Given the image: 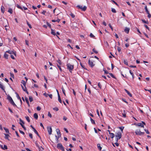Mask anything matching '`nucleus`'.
I'll list each match as a JSON object with an SVG mask.
<instances>
[{
	"mask_svg": "<svg viewBox=\"0 0 151 151\" xmlns=\"http://www.w3.org/2000/svg\"><path fill=\"white\" fill-rule=\"evenodd\" d=\"M7 99L9 101L10 103L14 106H15L17 108H18V107L16 105V104L14 102L11 97L9 95H8Z\"/></svg>",
	"mask_w": 151,
	"mask_h": 151,
	"instance_id": "obj_1",
	"label": "nucleus"
},
{
	"mask_svg": "<svg viewBox=\"0 0 151 151\" xmlns=\"http://www.w3.org/2000/svg\"><path fill=\"white\" fill-rule=\"evenodd\" d=\"M116 137V142H118V140L120 139L122 137V134L120 132H118L116 133L115 136Z\"/></svg>",
	"mask_w": 151,
	"mask_h": 151,
	"instance_id": "obj_2",
	"label": "nucleus"
},
{
	"mask_svg": "<svg viewBox=\"0 0 151 151\" xmlns=\"http://www.w3.org/2000/svg\"><path fill=\"white\" fill-rule=\"evenodd\" d=\"M67 68L69 70L70 72L72 73V71L74 68V65H71L69 63L67 64Z\"/></svg>",
	"mask_w": 151,
	"mask_h": 151,
	"instance_id": "obj_3",
	"label": "nucleus"
},
{
	"mask_svg": "<svg viewBox=\"0 0 151 151\" xmlns=\"http://www.w3.org/2000/svg\"><path fill=\"white\" fill-rule=\"evenodd\" d=\"M76 7L78 9H81L82 11H85L87 9V7L86 6H84L83 7L82 6L78 5L76 6Z\"/></svg>",
	"mask_w": 151,
	"mask_h": 151,
	"instance_id": "obj_4",
	"label": "nucleus"
},
{
	"mask_svg": "<svg viewBox=\"0 0 151 151\" xmlns=\"http://www.w3.org/2000/svg\"><path fill=\"white\" fill-rule=\"evenodd\" d=\"M57 147L58 149H60L62 151H64L65 149L61 143H58L57 144Z\"/></svg>",
	"mask_w": 151,
	"mask_h": 151,
	"instance_id": "obj_5",
	"label": "nucleus"
},
{
	"mask_svg": "<svg viewBox=\"0 0 151 151\" xmlns=\"http://www.w3.org/2000/svg\"><path fill=\"white\" fill-rule=\"evenodd\" d=\"M47 131L49 133V134H52V129L50 127H47Z\"/></svg>",
	"mask_w": 151,
	"mask_h": 151,
	"instance_id": "obj_6",
	"label": "nucleus"
},
{
	"mask_svg": "<svg viewBox=\"0 0 151 151\" xmlns=\"http://www.w3.org/2000/svg\"><path fill=\"white\" fill-rule=\"evenodd\" d=\"M88 64L91 68H93L95 65V64L92 62L90 60H88Z\"/></svg>",
	"mask_w": 151,
	"mask_h": 151,
	"instance_id": "obj_7",
	"label": "nucleus"
},
{
	"mask_svg": "<svg viewBox=\"0 0 151 151\" xmlns=\"http://www.w3.org/2000/svg\"><path fill=\"white\" fill-rule=\"evenodd\" d=\"M6 52H7L9 53V54H14L15 56H16V52H14L13 51L10 50H9L8 51H7Z\"/></svg>",
	"mask_w": 151,
	"mask_h": 151,
	"instance_id": "obj_8",
	"label": "nucleus"
},
{
	"mask_svg": "<svg viewBox=\"0 0 151 151\" xmlns=\"http://www.w3.org/2000/svg\"><path fill=\"white\" fill-rule=\"evenodd\" d=\"M0 88L1 89L4 91V92L6 93V92L5 90V89L4 87V86L0 82Z\"/></svg>",
	"mask_w": 151,
	"mask_h": 151,
	"instance_id": "obj_9",
	"label": "nucleus"
},
{
	"mask_svg": "<svg viewBox=\"0 0 151 151\" xmlns=\"http://www.w3.org/2000/svg\"><path fill=\"white\" fill-rule=\"evenodd\" d=\"M130 30V29L128 27H125L124 29V32L127 34H128Z\"/></svg>",
	"mask_w": 151,
	"mask_h": 151,
	"instance_id": "obj_10",
	"label": "nucleus"
},
{
	"mask_svg": "<svg viewBox=\"0 0 151 151\" xmlns=\"http://www.w3.org/2000/svg\"><path fill=\"white\" fill-rule=\"evenodd\" d=\"M124 90L125 91V92L127 93V94L129 96L132 97V94L130 93V92L129 91H128L127 90L125 89H124Z\"/></svg>",
	"mask_w": 151,
	"mask_h": 151,
	"instance_id": "obj_11",
	"label": "nucleus"
},
{
	"mask_svg": "<svg viewBox=\"0 0 151 151\" xmlns=\"http://www.w3.org/2000/svg\"><path fill=\"white\" fill-rule=\"evenodd\" d=\"M4 135L5 136V139H7L8 140H9V137H10L9 135L7 134H4Z\"/></svg>",
	"mask_w": 151,
	"mask_h": 151,
	"instance_id": "obj_12",
	"label": "nucleus"
},
{
	"mask_svg": "<svg viewBox=\"0 0 151 151\" xmlns=\"http://www.w3.org/2000/svg\"><path fill=\"white\" fill-rule=\"evenodd\" d=\"M141 132L140 130H139V131L137 130L135 131V133L136 135H141Z\"/></svg>",
	"mask_w": 151,
	"mask_h": 151,
	"instance_id": "obj_13",
	"label": "nucleus"
},
{
	"mask_svg": "<svg viewBox=\"0 0 151 151\" xmlns=\"http://www.w3.org/2000/svg\"><path fill=\"white\" fill-rule=\"evenodd\" d=\"M58 100L61 103H62V101L60 97V96L59 92H58Z\"/></svg>",
	"mask_w": 151,
	"mask_h": 151,
	"instance_id": "obj_14",
	"label": "nucleus"
},
{
	"mask_svg": "<svg viewBox=\"0 0 151 151\" xmlns=\"http://www.w3.org/2000/svg\"><path fill=\"white\" fill-rule=\"evenodd\" d=\"M61 137V134H60L59 135H58V136H57L56 135L55 136V137L56 138V139L57 142L58 143L59 142L58 139L59 138H60Z\"/></svg>",
	"mask_w": 151,
	"mask_h": 151,
	"instance_id": "obj_15",
	"label": "nucleus"
},
{
	"mask_svg": "<svg viewBox=\"0 0 151 151\" xmlns=\"http://www.w3.org/2000/svg\"><path fill=\"white\" fill-rule=\"evenodd\" d=\"M137 126L141 127H144V125L141 123H138L137 124Z\"/></svg>",
	"mask_w": 151,
	"mask_h": 151,
	"instance_id": "obj_16",
	"label": "nucleus"
},
{
	"mask_svg": "<svg viewBox=\"0 0 151 151\" xmlns=\"http://www.w3.org/2000/svg\"><path fill=\"white\" fill-rule=\"evenodd\" d=\"M1 12L3 13H4V12L5 8L3 6H2L1 7Z\"/></svg>",
	"mask_w": 151,
	"mask_h": 151,
	"instance_id": "obj_17",
	"label": "nucleus"
},
{
	"mask_svg": "<svg viewBox=\"0 0 151 151\" xmlns=\"http://www.w3.org/2000/svg\"><path fill=\"white\" fill-rule=\"evenodd\" d=\"M34 117L36 119H37L38 118V116L36 113H35L34 114Z\"/></svg>",
	"mask_w": 151,
	"mask_h": 151,
	"instance_id": "obj_18",
	"label": "nucleus"
},
{
	"mask_svg": "<svg viewBox=\"0 0 151 151\" xmlns=\"http://www.w3.org/2000/svg\"><path fill=\"white\" fill-rule=\"evenodd\" d=\"M25 100L26 103L28 105V106H29L30 105H29V102L28 99L27 97H25Z\"/></svg>",
	"mask_w": 151,
	"mask_h": 151,
	"instance_id": "obj_19",
	"label": "nucleus"
},
{
	"mask_svg": "<svg viewBox=\"0 0 151 151\" xmlns=\"http://www.w3.org/2000/svg\"><path fill=\"white\" fill-rule=\"evenodd\" d=\"M97 146L99 150L101 151L102 149V147L100 146V145L99 144H98L97 145Z\"/></svg>",
	"mask_w": 151,
	"mask_h": 151,
	"instance_id": "obj_20",
	"label": "nucleus"
},
{
	"mask_svg": "<svg viewBox=\"0 0 151 151\" xmlns=\"http://www.w3.org/2000/svg\"><path fill=\"white\" fill-rule=\"evenodd\" d=\"M51 33L54 35H56V33H55V31L52 29H51Z\"/></svg>",
	"mask_w": 151,
	"mask_h": 151,
	"instance_id": "obj_21",
	"label": "nucleus"
},
{
	"mask_svg": "<svg viewBox=\"0 0 151 151\" xmlns=\"http://www.w3.org/2000/svg\"><path fill=\"white\" fill-rule=\"evenodd\" d=\"M141 20L143 22V23L147 24H148V22L147 21H146L144 19H142Z\"/></svg>",
	"mask_w": 151,
	"mask_h": 151,
	"instance_id": "obj_22",
	"label": "nucleus"
},
{
	"mask_svg": "<svg viewBox=\"0 0 151 151\" xmlns=\"http://www.w3.org/2000/svg\"><path fill=\"white\" fill-rule=\"evenodd\" d=\"M21 83L23 84V85L24 86V87H25L26 83L24 81L22 80Z\"/></svg>",
	"mask_w": 151,
	"mask_h": 151,
	"instance_id": "obj_23",
	"label": "nucleus"
},
{
	"mask_svg": "<svg viewBox=\"0 0 151 151\" xmlns=\"http://www.w3.org/2000/svg\"><path fill=\"white\" fill-rule=\"evenodd\" d=\"M90 120L92 124H95V122L94 120L92 119L91 117L90 118Z\"/></svg>",
	"mask_w": 151,
	"mask_h": 151,
	"instance_id": "obj_24",
	"label": "nucleus"
},
{
	"mask_svg": "<svg viewBox=\"0 0 151 151\" xmlns=\"http://www.w3.org/2000/svg\"><path fill=\"white\" fill-rule=\"evenodd\" d=\"M8 55L6 53H5L4 56V58H6V59H8Z\"/></svg>",
	"mask_w": 151,
	"mask_h": 151,
	"instance_id": "obj_25",
	"label": "nucleus"
},
{
	"mask_svg": "<svg viewBox=\"0 0 151 151\" xmlns=\"http://www.w3.org/2000/svg\"><path fill=\"white\" fill-rule=\"evenodd\" d=\"M62 91L63 93L64 94L65 96L66 94H65V89H64L63 86L62 88Z\"/></svg>",
	"mask_w": 151,
	"mask_h": 151,
	"instance_id": "obj_26",
	"label": "nucleus"
},
{
	"mask_svg": "<svg viewBox=\"0 0 151 151\" xmlns=\"http://www.w3.org/2000/svg\"><path fill=\"white\" fill-rule=\"evenodd\" d=\"M8 12L10 13L11 14H12L13 12L12 9L11 8H9L8 11Z\"/></svg>",
	"mask_w": 151,
	"mask_h": 151,
	"instance_id": "obj_27",
	"label": "nucleus"
},
{
	"mask_svg": "<svg viewBox=\"0 0 151 151\" xmlns=\"http://www.w3.org/2000/svg\"><path fill=\"white\" fill-rule=\"evenodd\" d=\"M35 144L37 147H38V148L39 149V151H40V147L39 145L38 144V143L37 142H35Z\"/></svg>",
	"mask_w": 151,
	"mask_h": 151,
	"instance_id": "obj_28",
	"label": "nucleus"
},
{
	"mask_svg": "<svg viewBox=\"0 0 151 151\" xmlns=\"http://www.w3.org/2000/svg\"><path fill=\"white\" fill-rule=\"evenodd\" d=\"M110 137L111 138H113L114 136V133H111L110 134Z\"/></svg>",
	"mask_w": 151,
	"mask_h": 151,
	"instance_id": "obj_29",
	"label": "nucleus"
},
{
	"mask_svg": "<svg viewBox=\"0 0 151 151\" xmlns=\"http://www.w3.org/2000/svg\"><path fill=\"white\" fill-rule=\"evenodd\" d=\"M34 132L41 139V137L40 136L39 134L37 131V130H36V131H35V132Z\"/></svg>",
	"mask_w": 151,
	"mask_h": 151,
	"instance_id": "obj_30",
	"label": "nucleus"
},
{
	"mask_svg": "<svg viewBox=\"0 0 151 151\" xmlns=\"http://www.w3.org/2000/svg\"><path fill=\"white\" fill-rule=\"evenodd\" d=\"M4 129L5 130L6 133H9V131L8 129L6 128L5 127H4Z\"/></svg>",
	"mask_w": 151,
	"mask_h": 151,
	"instance_id": "obj_31",
	"label": "nucleus"
},
{
	"mask_svg": "<svg viewBox=\"0 0 151 151\" xmlns=\"http://www.w3.org/2000/svg\"><path fill=\"white\" fill-rule=\"evenodd\" d=\"M124 64L127 65H128V63L127 60H124Z\"/></svg>",
	"mask_w": 151,
	"mask_h": 151,
	"instance_id": "obj_32",
	"label": "nucleus"
},
{
	"mask_svg": "<svg viewBox=\"0 0 151 151\" xmlns=\"http://www.w3.org/2000/svg\"><path fill=\"white\" fill-rule=\"evenodd\" d=\"M27 24L29 28L30 29L32 28V27L31 25L29 23V22L27 21Z\"/></svg>",
	"mask_w": 151,
	"mask_h": 151,
	"instance_id": "obj_33",
	"label": "nucleus"
},
{
	"mask_svg": "<svg viewBox=\"0 0 151 151\" xmlns=\"http://www.w3.org/2000/svg\"><path fill=\"white\" fill-rule=\"evenodd\" d=\"M92 51H93L95 53H96V54H97L98 53V52L97 51V50H96L94 48H93V49H92Z\"/></svg>",
	"mask_w": 151,
	"mask_h": 151,
	"instance_id": "obj_34",
	"label": "nucleus"
},
{
	"mask_svg": "<svg viewBox=\"0 0 151 151\" xmlns=\"http://www.w3.org/2000/svg\"><path fill=\"white\" fill-rule=\"evenodd\" d=\"M109 74L110 75V76L113 78H114L116 79V77H115V76L113 75V74L112 73H109Z\"/></svg>",
	"mask_w": 151,
	"mask_h": 151,
	"instance_id": "obj_35",
	"label": "nucleus"
},
{
	"mask_svg": "<svg viewBox=\"0 0 151 151\" xmlns=\"http://www.w3.org/2000/svg\"><path fill=\"white\" fill-rule=\"evenodd\" d=\"M145 9L147 14H148V13H149V12L147 9V6H146L145 7Z\"/></svg>",
	"mask_w": 151,
	"mask_h": 151,
	"instance_id": "obj_36",
	"label": "nucleus"
},
{
	"mask_svg": "<svg viewBox=\"0 0 151 151\" xmlns=\"http://www.w3.org/2000/svg\"><path fill=\"white\" fill-rule=\"evenodd\" d=\"M80 62V64L81 65V67L83 68L84 69H86V68H85V66L84 65H83L81 63V62Z\"/></svg>",
	"mask_w": 151,
	"mask_h": 151,
	"instance_id": "obj_37",
	"label": "nucleus"
},
{
	"mask_svg": "<svg viewBox=\"0 0 151 151\" xmlns=\"http://www.w3.org/2000/svg\"><path fill=\"white\" fill-rule=\"evenodd\" d=\"M25 118L27 120V121L29 122H30V120L29 119V118L28 116H27L25 117Z\"/></svg>",
	"mask_w": 151,
	"mask_h": 151,
	"instance_id": "obj_38",
	"label": "nucleus"
},
{
	"mask_svg": "<svg viewBox=\"0 0 151 151\" xmlns=\"http://www.w3.org/2000/svg\"><path fill=\"white\" fill-rule=\"evenodd\" d=\"M17 7L19 9H20L22 10H23V9L19 5L17 4Z\"/></svg>",
	"mask_w": 151,
	"mask_h": 151,
	"instance_id": "obj_39",
	"label": "nucleus"
},
{
	"mask_svg": "<svg viewBox=\"0 0 151 151\" xmlns=\"http://www.w3.org/2000/svg\"><path fill=\"white\" fill-rule=\"evenodd\" d=\"M129 73H130V74L132 75V78H133V79L134 78V75L133 73L132 72L131 70L129 71Z\"/></svg>",
	"mask_w": 151,
	"mask_h": 151,
	"instance_id": "obj_40",
	"label": "nucleus"
},
{
	"mask_svg": "<svg viewBox=\"0 0 151 151\" xmlns=\"http://www.w3.org/2000/svg\"><path fill=\"white\" fill-rule=\"evenodd\" d=\"M29 99L30 102H32L33 101L32 97L31 96L29 97Z\"/></svg>",
	"mask_w": 151,
	"mask_h": 151,
	"instance_id": "obj_41",
	"label": "nucleus"
},
{
	"mask_svg": "<svg viewBox=\"0 0 151 151\" xmlns=\"http://www.w3.org/2000/svg\"><path fill=\"white\" fill-rule=\"evenodd\" d=\"M15 93L17 95V99L19 100H21V98H20V97H19L18 94L17 92H16Z\"/></svg>",
	"mask_w": 151,
	"mask_h": 151,
	"instance_id": "obj_42",
	"label": "nucleus"
},
{
	"mask_svg": "<svg viewBox=\"0 0 151 151\" xmlns=\"http://www.w3.org/2000/svg\"><path fill=\"white\" fill-rule=\"evenodd\" d=\"M57 62L59 63V64L60 65H61L62 64V62L59 59H58L57 61Z\"/></svg>",
	"mask_w": 151,
	"mask_h": 151,
	"instance_id": "obj_43",
	"label": "nucleus"
},
{
	"mask_svg": "<svg viewBox=\"0 0 151 151\" xmlns=\"http://www.w3.org/2000/svg\"><path fill=\"white\" fill-rule=\"evenodd\" d=\"M70 15L71 16L72 18H74L75 17V15L73 14L72 13H71Z\"/></svg>",
	"mask_w": 151,
	"mask_h": 151,
	"instance_id": "obj_44",
	"label": "nucleus"
},
{
	"mask_svg": "<svg viewBox=\"0 0 151 151\" xmlns=\"http://www.w3.org/2000/svg\"><path fill=\"white\" fill-rule=\"evenodd\" d=\"M57 65L58 67L59 68V70H60L61 71H62V69H61V68L60 66V65H59L58 64H57Z\"/></svg>",
	"mask_w": 151,
	"mask_h": 151,
	"instance_id": "obj_45",
	"label": "nucleus"
},
{
	"mask_svg": "<svg viewBox=\"0 0 151 151\" xmlns=\"http://www.w3.org/2000/svg\"><path fill=\"white\" fill-rule=\"evenodd\" d=\"M126 113H125V111H124V113H122L123 116L124 117H126Z\"/></svg>",
	"mask_w": 151,
	"mask_h": 151,
	"instance_id": "obj_46",
	"label": "nucleus"
},
{
	"mask_svg": "<svg viewBox=\"0 0 151 151\" xmlns=\"http://www.w3.org/2000/svg\"><path fill=\"white\" fill-rule=\"evenodd\" d=\"M90 36L91 37L93 38L95 37V36L92 33H90Z\"/></svg>",
	"mask_w": 151,
	"mask_h": 151,
	"instance_id": "obj_47",
	"label": "nucleus"
},
{
	"mask_svg": "<svg viewBox=\"0 0 151 151\" xmlns=\"http://www.w3.org/2000/svg\"><path fill=\"white\" fill-rule=\"evenodd\" d=\"M29 136L31 139H32V138H33L32 134L31 133H29Z\"/></svg>",
	"mask_w": 151,
	"mask_h": 151,
	"instance_id": "obj_48",
	"label": "nucleus"
},
{
	"mask_svg": "<svg viewBox=\"0 0 151 151\" xmlns=\"http://www.w3.org/2000/svg\"><path fill=\"white\" fill-rule=\"evenodd\" d=\"M111 11L113 13H116V11L115 9L114 8L111 9Z\"/></svg>",
	"mask_w": 151,
	"mask_h": 151,
	"instance_id": "obj_49",
	"label": "nucleus"
},
{
	"mask_svg": "<svg viewBox=\"0 0 151 151\" xmlns=\"http://www.w3.org/2000/svg\"><path fill=\"white\" fill-rule=\"evenodd\" d=\"M111 1L114 3V4H115L116 5L118 6V4L114 0H111Z\"/></svg>",
	"mask_w": 151,
	"mask_h": 151,
	"instance_id": "obj_50",
	"label": "nucleus"
},
{
	"mask_svg": "<svg viewBox=\"0 0 151 151\" xmlns=\"http://www.w3.org/2000/svg\"><path fill=\"white\" fill-rule=\"evenodd\" d=\"M124 127H119V128L121 129L122 132L123 131V129H124Z\"/></svg>",
	"mask_w": 151,
	"mask_h": 151,
	"instance_id": "obj_51",
	"label": "nucleus"
},
{
	"mask_svg": "<svg viewBox=\"0 0 151 151\" xmlns=\"http://www.w3.org/2000/svg\"><path fill=\"white\" fill-rule=\"evenodd\" d=\"M122 100L124 101V102H125V103H126V104H128V102L126 101V99H122Z\"/></svg>",
	"mask_w": 151,
	"mask_h": 151,
	"instance_id": "obj_52",
	"label": "nucleus"
},
{
	"mask_svg": "<svg viewBox=\"0 0 151 151\" xmlns=\"http://www.w3.org/2000/svg\"><path fill=\"white\" fill-rule=\"evenodd\" d=\"M21 86L22 88L24 91V90H25V89H27L26 86H25V88H24V87L22 85H21Z\"/></svg>",
	"mask_w": 151,
	"mask_h": 151,
	"instance_id": "obj_53",
	"label": "nucleus"
},
{
	"mask_svg": "<svg viewBox=\"0 0 151 151\" xmlns=\"http://www.w3.org/2000/svg\"><path fill=\"white\" fill-rule=\"evenodd\" d=\"M10 75L11 77H12L13 78H14V75L12 73H10Z\"/></svg>",
	"mask_w": 151,
	"mask_h": 151,
	"instance_id": "obj_54",
	"label": "nucleus"
},
{
	"mask_svg": "<svg viewBox=\"0 0 151 151\" xmlns=\"http://www.w3.org/2000/svg\"><path fill=\"white\" fill-rule=\"evenodd\" d=\"M98 86L100 89L101 88V85L100 83L99 82L98 83Z\"/></svg>",
	"mask_w": 151,
	"mask_h": 151,
	"instance_id": "obj_55",
	"label": "nucleus"
},
{
	"mask_svg": "<svg viewBox=\"0 0 151 151\" xmlns=\"http://www.w3.org/2000/svg\"><path fill=\"white\" fill-rule=\"evenodd\" d=\"M121 49L120 47H118L117 50L119 52H120Z\"/></svg>",
	"mask_w": 151,
	"mask_h": 151,
	"instance_id": "obj_56",
	"label": "nucleus"
},
{
	"mask_svg": "<svg viewBox=\"0 0 151 151\" xmlns=\"http://www.w3.org/2000/svg\"><path fill=\"white\" fill-rule=\"evenodd\" d=\"M19 121L22 124H24V122L23 121H22L20 118L19 119Z\"/></svg>",
	"mask_w": 151,
	"mask_h": 151,
	"instance_id": "obj_57",
	"label": "nucleus"
},
{
	"mask_svg": "<svg viewBox=\"0 0 151 151\" xmlns=\"http://www.w3.org/2000/svg\"><path fill=\"white\" fill-rule=\"evenodd\" d=\"M41 109V108L40 107L38 106L37 108V109L38 111H40Z\"/></svg>",
	"mask_w": 151,
	"mask_h": 151,
	"instance_id": "obj_58",
	"label": "nucleus"
},
{
	"mask_svg": "<svg viewBox=\"0 0 151 151\" xmlns=\"http://www.w3.org/2000/svg\"><path fill=\"white\" fill-rule=\"evenodd\" d=\"M4 149H3L4 150H7V147L6 146V145H4Z\"/></svg>",
	"mask_w": 151,
	"mask_h": 151,
	"instance_id": "obj_59",
	"label": "nucleus"
},
{
	"mask_svg": "<svg viewBox=\"0 0 151 151\" xmlns=\"http://www.w3.org/2000/svg\"><path fill=\"white\" fill-rule=\"evenodd\" d=\"M43 95L45 96L46 97H47L48 96V94L47 93H45L43 94Z\"/></svg>",
	"mask_w": 151,
	"mask_h": 151,
	"instance_id": "obj_60",
	"label": "nucleus"
},
{
	"mask_svg": "<svg viewBox=\"0 0 151 151\" xmlns=\"http://www.w3.org/2000/svg\"><path fill=\"white\" fill-rule=\"evenodd\" d=\"M109 26L111 28V29L112 30H113V27H112V26H111V24L110 23H109Z\"/></svg>",
	"mask_w": 151,
	"mask_h": 151,
	"instance_id": "obj_61",
	"label": "nucleus"
},
{
	"mask_svg": "<svg viewBox=\"0 0 151 151\" xmlns=\"http://www.w3.org/2000/svg\"><path fill=\"white\" fill-rule=\"evenodd\" d=\"M53 109L54 110H55L56 111H58V108L57 107H55V108H53Z\"/></svg>",
	"mask_w": 151,
	"mask_h": 151,
	"instance_id": "obj_62",
	"label": "nucleus"
},
{
	"mask_svg": "<svg viewBox=\"0 0 151 151\" xmlns=\"http://www.w3.org/2000/svg\"><path fill=\"white\" fill-rule=\"evenodd\" d=\"M19 132L21 134H22L23 135H24L25 134L24 133L23 131H21V130H19Z\"/></svg>",
	"mask_w": 151,
	"mask_h": 151,
	"instance_id": "obj_63",
	"label": "nucleus"
},
{
	"mask_svg": "<svg viewBox=\"0 0 151 151\" xmlns=\"http://www.w3.org/2000/svg\"><path fill=\"white\" fill-rule=\"evenodd\" d=\"M144 130L147 133V134H150V132H149V131H148V130H146V129H145Z\"/></svg>",
	"mask_w": 151,
	"mask_h": 151,
	"instance_id": "obj_64",
	"label": "nucleus"
}]
</instances>
